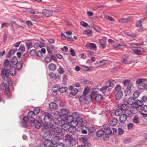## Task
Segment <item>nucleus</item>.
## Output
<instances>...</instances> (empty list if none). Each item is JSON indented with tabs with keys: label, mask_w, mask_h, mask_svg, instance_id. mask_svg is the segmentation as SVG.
Returning a JSON list of instances; mask_svg holds the SVG:
<instances>
[{
	"label": "nucleus",
	"mask_w": 147,
	"mask_h": 147,
	"mask_svg": "<svg viewBox=\"0 0 147 147\" xmlns=\"http://www.w3.org/2000/svg\"><path fill=\"white\" fill-rule=\"evenodd\" d=\"M118 120L115 118H113L110 120L109 125L111 126H114L116 125L118 123Z\"/></svg>",
	"instance_id": "22"
},
{
	"label": "nucleus",
	"mask_w": 147,
	"mask_h": 147,
	"mask_svg": "<svg viewBox=\"0 0 147 147\" xmlns=\"http://www.w3.org/2000/svg\"><path fill=\"white\" fill-rule=\"evenodd\" d=\"M5 80H6V82H7V84H8L7 85L9 86H12V82L11 81L9 80L8 78H6Z\"/></svg>",
	"instance_id": "63"
},
{
	"label": "nucleus",
	"mask_w": 147,
	"mask_h": 147,
	"mask_svg": "<svg viewBox=\"0 0 147 147\" xmlns=\"http://www.w3.org/2000/svg\"><path fill=\"white\" fill-rule=\"evenodd\" d=\"M131 139L130 138L127 137L123 140V143L125 144H128L130 142Z\"/></svg>",
	"instance_id": "44"
},
{
	"label": "nucleus",
	"mask_w": 147,
	"mask_h": 147,
	"mask_svg": "<svg viewBox=\"0 0 147 147\" xmlns=\"http://www.w3.org/2000/svg\"><path fill=\"white\" fill-rule=\"evenodd\" d=\"M0 88L2 90H4V93L7 95L10 92V89L6 83L3 82L0 85Z\"/></svg>",
	"instance_id": "8"
},
{
	"label": "nucleus",
	"mask_w": 147,
	"mask_h": 147,
	"mask_svg": "<svg viewBox=\"0 0 147 147\" xmlns=\"http://www.w3.org/2000/svg\"><path fill=\"white\" fill-rule=\"evenodd\" d=\"M15 24L23 28H24L25 27V23L23 20L20 19H18Z\"/></svg>",
	"instance_id": "16"
},
{
	"label": "nucleus",
	"mask_w": 147,
	"mask_h": 147,
	"mask_svg": "<svg viewBox=\"0 0 147 147\" xmlns=\"http://www.w3.org/2000/svg\"><path fill=\"white\" fill-rule=\"evenodd\" d=\"M49 106L51 109H56L58 107L57 104L55 102L50 103L49 104Z\"/></svg>",
	"instance_id": "28"
},
{
	"label": "nucleus",
	"mask_w": 147,
	"mask_h": 147,
	"mask_svg": "<svg viewBox=\"0 0 147 147\" xmlns=\"http://www.w3.org/2000/svg\"><path fill=\"white\" fill-rule=\"evenodd\" d=\"M123 112H122V111L119 108L118 109H117L115 112V114L116 116H121L122 114L123 113Z\"/></svg>",
	"instance_id": "38"
},
{
	"label": "nucleus",
	"mask_w": 147,
	"mask_h": 147,
	"mask_svg": "<svg viewBox=\"0 0 147 147\" xmlns=\"http://www.w3.org/2000/svg\"><path fill=\"white\" fill-rule=\"evenodd\" d=\"M50 128H51L47 126H44V129L43 130L44 133L43 137L45 138H49L55 134V131Z\"/></svg>",
	"instance_id": "2"
},
{
	"label": "nucleus",
	"mask_w": 147,
	"mask_h": 147,
	"mask_svg": "<svg viewBox=\"0 0 147 147\" xmlns=\"http://www.w3.org/2000/svg\"><path fill=\"white\" fill-rule=\"evenodd\" d=\"M89 46L90 48L95 49L96 50L97 47L95 44L93 43H90L89 45Z\"/></svg>",
	"instance_id": "56"
},
{
	"label": "nucleus",
	"mask_w": 147,
	"mask_h": 147,
	"mask_svg": "<svg viewBox=\"0 0 147 147\" xmlns=\"http://www.w3.org/2000/svg\"><path fill=\"white\" fill-rule=\"evenodd\" d=\"M123 84L125 86H129L130 84H131L132 86H133V83L132 82H131L130 81L128 80H125L123 82Z\"/></svg>",
	"instance_id": "36"
},
{
	"label": "nucleus",
	"mask_w": 147,
	"mask_h": 147,
	"mask_svg": "<svg viewBox=\"0 0 147 147\" xmlns=\"http://www.w3.org/2000/svg\"><path fill=\"white\" fill-rule=\"evenodd\" d=\"M146 79L145 78H141L138 79L136 81V83L138 84V86H142V87L143 85H144L145 83L144 82L146 81Z\"/></svg>",
	"instance_id": "17"
},
{
	"label": "nucleus",
	"mask_w": 147,
	"mask_h": 147,
	"mask_svg": "<svg viewBox=\"0 0 147 147\" xmlns=\"http://www.w3.org/2000/svg\"><path fill=\"white\" fill-rule=\"evenodd\" d=\"M114 90L117 92L119 91H122L121 90V86L119 84L117 85L115 88Z\"/></svg>",
	"instance_id": "52"
},
{
	"label": "nucleus",
	"mask_w": 147,
	"mask_h": 147,
	"mask_svg": "<svg viewBox=\"0 0 147 147\" xmlns=\"http://www.w3.org/2000/svg\"><path fill=\"white\" fill-rule=\"evenodd\" d=\"M4 67L2 69L1 71V76L3 79L4 81L5 80V78H8L10 75V72L9 71V68L6 69L5 68L8 67Z\"/></svg>",
	"instance_id": "7"
},
{
	"label": "nucleus",
	"mask_w": 147,
	"mask_h": 147,
	"mask_svg": "<svg viewBox=\"0 0 147 147\" xmlns=\"http://www.w3.org/2000/svg\"><path fill=\"white\" fill-rule=\"evenodd\" d=\"M23 64V62L22 61H18L16 64H17L16 67L17 69L18 70L20 69L22 66Z\"/></svg>",
	"instance_id": "39"
},
{
	"label": "nucleus",
	"mask_w": 147,
	"mask_h": 147,
	"mask_svg": "<svg viewBox=\"0 0 147 147\" xmlns=\"http://www.w3.org/2000/svg\"><path fill=\"white\" fill-rule=\"evenodd\" d=\"M120 123H119V127H121L122 129H125L126 127V124L125 123V122L121 121H119Z\"/></svg>",
	"instance_id": "40"
},
{
	"label": "nucleus",
	"mask_w": 147,
	"mask_h": 147,
	"mask_svg": "<svg viewBox=\"0 0 147 147\" xmlns=\"http://www.w3.org/2000/svg\"><path fill=\"white\" fill-rule=\"evenodd\" d=\"M58 71L60 74H63L64 72V70L62 67H60L58 69Z\"/></svg>",
	"instance_id": "61"
},
{
	"label": "nucleus",
	"mask_w": 147,
	"mask_h": 147,
	"mask_svg": "<svg viewBox=\"0 0 147 147\" xmlns=\"http://www.w3.org/2000/svg\"><path fill=\"white\" fill-rule=\"evenodd\" d=\"M18 18H16L14 16L12 17L10 19L11 21L14 24L16 23V21L18 19Z\"/></svg>",
	"instance_id": "51"
},
{
	"label": "nucleus",
	"mask_w": 147,
	"mask_h": 147,
	"mask_svg": "<svg viewBox=\"0 0 147 147\" xmlns=\"http://www.w3.org/2000/svg\"><path fill=\"white\" fill-rule=\"evenodd\" d=\"M140 94V92L136 91L133 94V97L135 99L138 97Z\"/></svg>",
	"instance_id": "50"
},
{
	"label": "nucleus",
	"mask_w": 147,
	"mask_h": 147,
	"mask_svg": "<svg viewBox=\"0 0 147 147\" xmlns=\"http://www.w3.org/2000/svg\"><path fill=\"white\" fill-rule=\"evenodd\" d=\"M134 88V86H132L131 84H130L129 86H127L126 89L124 90V93L125 96L129 95L131 92V91L133 90Z\"/></svg>",
	"instance_id": "11"
},
{
	"label": "nucleus",
	"mask_w": 147,
	"mask_h": 147,
	"mask_svg": "<svg viewBox=\"0 0 147 147\" xmlns=\"http://www.w3.org/2000/svg\"><path fill=\"white\" fill-rule=\"evenodd\" d=\"M123 94L122 91L118 92L115 96L116 99L118 100L120 99L123 96Z\"/></svg>",
	"instance_id": "24"
},
{
	"label": "nucleus",
	"mask_w": 147,
	"mask_h": 147,
	"mask_svg": "<svg viewBox=\"0 0 147 147\" xmlns=\"http://www.w3.org/2000/svg\"><path fill=\"white\" fill-rule=\"evenodd\" d=\"M52 142L48 140V139H47L44 142L43 144L45 146L47 147H51L52 146Z\"/></svg>",
	"instance_id": "21"
},
{
	"label": "nucleus",
	"mask_w": 147,
	"mask_h": 147,
	"mask_svg": "<svg viewBox=\"0 0 147 147\" xmlns=\"http://www.w3.org/2000/svg\"><path fill=\"white\" fill-rule=\"evenodd\" d=\"M137 110L139 112H141L142 111H144L145 112H147V105H142L141 107L139 106L138 107Z\"/></svg>",
	"instance_id": "18"
},
{
	"label": "nucleus",
	"mask_w": 147,
	"mask_h": 147,
	"mask_svg": "<svg viewBox=\"0 0 147 147\" xmlns=\"http://www.w3.org/2000/svg\"><path fill=\"white\" fill-rule=\"evenodd\" d=\"M90 98H94L96 101L97 102L101 101L102 98L103 96L102 95L98 94L97 92H94L93 91L90 94V96H89Z\"/></svg>",
	"instance_id": "5"
},
{
	"label": "nucleus",
	"mask_w": 147,
	"mask_h": 147,
	"mask_svg": "<svg viewBox=\"0 0 147 147\" xmlns=\"http://www.w3.org/2000/svg\"><path fill=\"white\" fill-rule=\"evenodd\" d=\"M133 121L136 123H139L140 122V119L139 118L137 117H135L133 119Z\"/></svg>",
	"instance_id": "49"
},
{
	"label": "nucleus",
	"mask_w": 147,
	"mask_h": 147,
	"mask_svg": "<svg viewBox=\"0 0 147 147\" xmlns=\"http://www.w3.org/2000/svg\"><path fill=\"white\" fill-rule=\"evenodd\" d=\"M89 92V88L88 87H85L83 92V94L86 96Z\"/></svg>",
	"instance_id": "42"
},
{
	"label": "nucleus",
	"mask_w": 147,
	"mask_h": 147,
	"mask_svg": "<svg viewBox=\"0 0 147 147\" xmlns=\"http://www.w3.org/2000/svg\"><path fill=\"white\" fill-rule=\"evenodd\" d=\"M29 125L33 127L35 126V127L37 129L40 128L42 125L41 122L35 121V119L30 120L29 122Z\"/></svg>",
	"instance_id": "10"
},
{
	"label": "nucleus",
	"mask_w": 147,
	"mask_h": 147,
	"mask_svg": "<svg viewBox=\"0 0 147 147\" xmlns=\"http://www.w3.org/2000/svg\"><path fill=\"white\" fill-rule=\"evenodd\" d=\"M45 61L47 63L51 62V55L49 54L46 55L45 58Z\"/></svg>",
	"instance_id": "32"
},
{
	"label": "nucleus",
	"mask_w": 147,
	"mask_h": 147,
	"mask_svg": "<svg viewBox=\"0 0 147 147\" xmlns=\"http://www.w3.org/2000/svg\"><path fill=\"white\" fill-rule=\"evenodd\" d=\"M49 68L52 71H55L56 69V65L54 63H51L49 65Z\"/></svg>",
	"instance_id": "33"
},
{
	"label": "nucleus",
	"mask_w": 147,
	"mask_h": 147,
	"mask_svg": "<svg viewBox=\"0 0 147 147\" xmlns=\"http://www.w3.org/2000/svg\"><path fill=\"white\" fill-rule=\"evenodd\" d=\"M96 134L97 137H100L102 136L103 138V136L105 135V131L102 129H100L97 131Z\"/></svg>",
	"instance_id": "23"
},
{
	"label": "nucleus",
	"mask_w": 147,
	"mask_h": 147,
	"mask_svg": "<svg viewBox=\"0 0 147 147\" xmlns=\"http://www.w3.org/2000/svg\"><path fill=\"white\" fill-rule=\"evenodd\" d=\"M76 129V126H75L70 125L68 127V130L70 133H72L75 131Z\"/></svg>",
	"instance_id": "35"
},
{
	"label": "nucleus",
	"mask_w": 147,
	"mask_h": 147,
	"mask_svg": "<svg viewBox=\"0 0 147 147\" xmlns=\"http://www.w3.org/2000/svg\"><path fill=\"white\" fill-rule=\"evenodd\" d=\"M88 130L90 133L91 134H93L94 132L95 131L96 129L94 127H92L89 128L88 129Z\"/></svg>",
	"instance_id": "54"
},
{
	"label": "nucleus",
	"mask_w": 147,
	"mask_h": 147,
	"mask_svg": "<svg viewBox=\"0 0 147 147\" xmlns=\"http://www.w3.org/2000/svg\"><path fill=\"white\" fill-rule=\"evenodd\" d=\"M122 62L124 64H128L127 61L129 59V56L128 55H123V57Z\"/></svg>",
	"instance_id": "34"
},
{
	"label": "nucleus",
	"mask_w": 147,
	"mask_h": 147,
	"mask_svg": "<svg viewBox=\"0 0 147 147\" xmlns=\"http://www.w3.org/2000/svg\"><path fill=\"white\" fill-rule=\"evenodd\" d=\"M65 137L66 138V140H69V142L71 143V141H72L74 140L73 139L69 134H67L65 135Z\"/></svg>",
	"instance_id": "41"
},
{
	"label": "nucleus",
	"mask_w": 147,
	"mask_h": 147,
	"mask_svg": "<svg viewBox=\"0 0 147 147\" xmlns=\"http://www.w3.org/2000/svg\"><path fill=\"white\" fill-rule=\"evenodd\" d=\"M109 87V86H105L102 87L100 89V90L103 93H104L105 92L107 89Z\"/></svg>",
	"instance_id": "45"
},
{
	"label": "nucleus",
	"mask_w": 147,
	"mask_h": 147,
	"mask_svg": "<svg viewBox=\"0 0 147 147\" xmlns=\"http://www.w3.org/2000/svg\"><path fill=\"white\" fill-rule=\"evenodd\" d=\"M123 113L125 114L128 117H131L133 113L132 111L131 110L129 109H127L126 110L124 111L123 112Z\"/></svg>",
	"instance_id": "25"
},
{
	"label": "nucleus",
	"mask_w": 147,
	"mask_h": 147,
	"mask_svg": "<svg viewBox=\"0 0 147 147\" xmlns=\"http://www.w3.org/2000/svg\"><path fill=\"white\" fill-rule=\"evenodd\" d=\"M52 146L53 147H64L63 144L61 143H57L56 146Z\"/></svg>",
	"instance_id": "64"
},
{
	"label": "nucleus",
	"mask_w": 147,
	"mask_h": 147,
	"mask_svg": "<svg viewBox=\"0 0 147 147\" xmlns=\"http://www.w3.org/2000/svg\"><path fill=\"white\" fill-rule=\"evenodd\" d=\"M141 20H142V19H141L139 20L137 22V24L136 25V26L137 27H140L141 26L142 24L141 22L142 21Z\"/></svg>",
	"instance_id": "62"
},
{
	"label": "nucleus",
	"mask_w": 147,
	"mask_h": 147,
	"mask_svg": "<svg viewBox=\"0 0 147 147\" xmlns=\"http://www.w3.org/2000/svg\"><path fill=\"white\" fill-rule=\"evenodd\" d=\"M76 114H77V113L76 112H74L71 115H68L67 114L65 117L64 118H65V120H67L68 123H71L74 121Z\"/></svg>",
	"instance_id": "9"
},
{
	"label": "nucleus",
	"mask_w": 147,
	"mask_h": 147,
	"mask_svg": "<svg viewBox=\"0 0 147 147\" xmlns=\"http://www.w3.org/2000/svg\"><path fill=\"white\" fill-rule=\"evenodd\" d=\"M105 131V135L103 136V140L104 141H108L109 140V135H112L113 133L111 129L109 127L105 125L103 127Z\"/></svg>",
	"instance_id": "4"
},
{
	"label": "nucleus",
	"mask_w": 147,
	"mask_h": 147,
	"mask_svg": "<svg viewBox=\"0 0 147 147\" xmlns=\"http://www.w3.org/2000/svg\"><path fill=\"white\" fill-rule=\"evenodd\" d=\"M127 117H128L125 114L123 113L119 116V121H121L125 122Z\"/></svg>",
	"instance_id": "30"
},
{
	"label": "nucleus",
	"mask_w": 147,
	"mask_h": 147,
	"mask_svg": "<svg viewBox=\"0 0 147 147\" xmlns=\"http://www.w3.org/2000/svg\"><path fill=\"white\" fill-rule=\"evenodd\" d=\"M35 115L33 111H30L28 113V116L30 119H32L31 120H33V119H35L33 118Z\"/></svg>",
	"instance_id": "31"
},
{
	"label": "nucleus",
	"mask_w": 147,
	"mask_h": 147,
	"mask_svg": "<svg viewBox=\"0 0 147 147\" xmlns=\"http://www.w3.org/2000/svg\"><path fill=\"white\" fill-rule=\"evenodd\" d=\"M80 24L84 27H86L88 26L87 23L83 21H82L80 22Z\"/></svg>",
	"instance_id": "60"
},
{
	"label": "nucleus",
	"mask_w": 147,
	"mask_h": 147,
	"mask_svg": "<svg viewBox=\"0 0 147 147\" xmlns=\"http://www.w3.org/2000/svg\"><path fill=\"white\" fill-rule=\"evenodd\" d=\"M127 103L131 105V107L137 110L138 107L137 100H136L133 97L129 98L127 101Z\"/></svg>",
	"instance_id": "6"
},
{
	"label": "nucleus",
	"mask_w": 147,
	"mask_h": 147,
	"mask_svg": "<svg viewBox=\"0 0 147 147\" xmlns=\"http://www.w3.org/2000/svg\"><path fill=\"white\" fill-rule=\"evenodd\" d=\"M60 112L64 117L69 113V111L65 109H63L60 110Z\"/></svg>",
	"instance_id": "27"
},
{
	"label": "nucleus",
	"mask_w": 147,
	"mask_h": 147,
	"mask_svg": "<svg viewBox=\"0 0 147 147\" xmlns=\"http://www.w3.org/2000/svg\"><path fill=\"white\" fill-rule=\"evenodd\" d=\"M49 76H50V78H51L53 80H55L56 79L57 77L55 74L54 73H51L49 74Z\"/></svg>",
	"instance_id": "46"
},
{
	"label": "nucleus",
	"mask_w": 147,
	"mask_h": 147,
	"mask_svg": "<svg viewBox=\"0 0 147 147\" xmlns=\"http://www.w3.org/2000/svg\"><path fill=\"white\" fill-rule=\"evenodd\" d=\"M76 116L74 121L77 122L78 123L82 124L83 122L82 118L81 117L79 116L77 113Z\"/></svg>",
	"instance_id": "20"
},
{
	"label": "nucleus",
	"mask_w": 147,
	"mask_h": 147,
	"mask_svg": "<svg viewBox=\"0 0 147 147\" xmlns=\"http://www.w3.org/2000/svg\"><path fill=\"white\" fill-rule=\"evenodd\" d=\"M147 100V96H143L140 100L137 99L138 107L144 105V103Z\"/></svg>",
	"instance_id": "12"
},
{
	"label": "nucleus",
	"mask_w": 147,
	"mask_h": 147,
	"mask_svg": "<svg viewBox=\"0 0 147 147\" xmlns=\"http://www.w3.org/2000/svg\"><path fill=\"white\" fill-rule=\"evenodd\" d=\"M78 90L76 88L74 89L71 91L70 94L73 95H76L78 92Z\"/></svg>",
	"instance_id": "48"
},
{
	"label": "nucleus",
	"mask_w": 147,
	"mask_h": 147,
	"mask_svg": "<svg viewBox=\"0 0 147 147\" xmlns=\"http://www.w3.org/2000/svg\"><path fill=\"white\" fill-rule=\"evenodd\" d=\"M42 13L46 16L48 17L53 16V11L49 10L44 9L42 11Z\"/></svg>",
	"instance_id": "14"
},
{
	"label": "nucleus",
	"mask_w": 147,
	"mask_h": 147,
	"mask_svg": "<svg viewBox=\"0 0 147 147\" xmlns=\"http://www.w3.org/2000/svg\"><path fill=\"white\" fill-rule=\"evenodd\" d=\"M10 67V69H9V71L10 72V74L11 76H14L16 72V69L15 67L13 65L9 66L8 68Z\"/></svg>",
	"instance_id": "15"
},
{
	"label": "nucleus",
	"mask_w": 147,
	"mask_h": 147,
	"mask_svg": "<svg viewBox=\"0 0 147 147\" xmlns=\"http://www.w3.org/2000/svg\"><path fill=\"white\" fill-rule=\"evenodd\" d=\"M79 140L80 141L84 143L85 142L88 141V139L86 137H83L80 138Z\"/></svg>",
	"instance_id": "57"
},
{
	"label": "nucleus",
	"mask_w": 147,
	"mask_h": 147,
	"mask_svg": "<svg viewBox=\"0 0 147 147\" xmlns=\"http://www.w3.org/2000/svg\"><path fill=\"white\" fill-rule=\"evenodd\" d=\"M134 54L139 55H141L142 54V52L138 49H135L134 50Z\"/></svg>",
	"instance_id": "53"
},
{
	"label": "nucleus",
	"mask_w": 147,
	"mask_h": 147,
	"mask_svg": "<svg viewBox=\"0 0 147 147\" xmlns=\"http://www.w3.org/2000/svg\"><path fill=\"white\" fill-rule=\"evenodd\" d=\"M18 62L17 57L16 56L13 57L11 60L9 61L8 59H5L4 62L3 66L5 67H8L9 66H14Z\"/></svg>",
	"instance_id": "3"
},
{
	"label": "nucleus",
	"mask_w": 147,
	"mask_h": 147,
	"mask_svg": "<svg viewBox=\"0 0 147 147\" xmlns=\"http://www.w3.org/2000/svg\"><path fill=\"white\" fill-rule=\"evenodd\" d=\"M40 111V109L38 107H36L34 110L33 111L36 115L38 114L39 113Z\"/></svg>",
	"instance_id": "55"
},
{
	"label": "nucleus",
	"mask_w": 147,
	"mask_h": 147,
	"mask_svg": "<svg viewBox=\"0 0 147 147\" xmlns=\"http://www.w3.org/2000/svg\"><path fill=\"white\" fill-rule=\"evenodd\" d=\"M70 125L67 123H65L62 126V128L64 130H68V127Z\"/></svg>",
	"instance_id": "43"
},
{
	"label": "nucleus",
	"mask_w": 147,
	"mask_h": 147,
	"mask_svg": "<svg viewBox=\"0 0 147 147\" xmlns=\"http://www.w3.org/2000/svg\"><path fill=\"white\" fill-rule=\"evenodd\" d=\"M113 47L115 50H118L120 49L124 48L125 47V46L122 44L116 43L114 45Z\"/></svg>",
	"instance_id": "19"
},
{
	"label": "nucleus",
	"mask_w": 147,
	"mask_h": 147,
	"mask_svg": "<svg viewBox=\"0 0 147 147\" xmlns=\"http://www.w3.org/2000/svg\"><path fill=\"white\" fill-rule=\"evenodd\" d=\"M56 125H57L56 127H51L50 128L54 129V131L58 133H61L62 131V128L61 127H58L57 124V123H56Z\"/></svg>",
	"instance_id": "29"
},
{
	"label": "nucleus",
	"mask_w": 147,
	"mask_h": 147,
	"mask_svg": "<svg viewBox=\"0 0 147 147\" xmlns=\"http://www.w3.org/2000/svg\"><path fill=\"white\" fill-rule=\"evenodd\" d=\"M44 121L46 124L45 126H47L48 127H56V122L53 120V117L49 113H46L44 115L43 118Z\"/></svg>",
	"instance_id": "1"
},
{
	"label": "nucleus",
	"mask_w": 147,
	"mask_h": 147,
	"mask_svg": "<svg viewBox=\"0 0 147 147\" xmlns=\"http://www.w3.org/2000/svg\"><path fill=\"white\" fill-rule=\"evenodd\" d=\"M118 107L122 112L129 108L128 105L125 103L120 104L118 105Z\"/></svg>",
	"instance_id": "13"
},
{
	"label": "nucleus",
	"mask_w": 147,
	"mask_h": 147,
	"mask_svg": "<svg viewBox=\"0 0 147 147\" xmlns=\"http://www.w3.org/2000/svg\"><path fill=\"white\" fill-rule=\"evenodd\" d=\"M36 51L34 49H33L30 51L29 54L30 55H35L36 54Z\"/></svg>",
	"instance_id": "58"
},
{
	"label": "nucleus",
	"mask_w": 147,
	"mask_h": 147,
	"mask_svg": "<svg viewBox=\"0 0 147 147\" xmlns=\"http://www.w3.org/2000/svg\"><path fill=\"white\" fill-rule=\"evenodd\" d=\"M90 27L94 28V30L98 32H101V30L100 28L97 26H94V25H91Z\"/></svg>",
	"instance_id": "47"
},
{
	"label": "nucleus",
	"mask_w": 147,
	"mask_h": 147,
	"mask_svg": "<svg viewBox=\"0 0 147 147\" xmlns=\"http://www.w3.org/2000/svg\"><path fill=\"white\" fill-rule=\"evenodd\" d=\"M68 89L66 87H62L58 88L59 92L61 93L66 92Z\"/></svg>",
	"instance_id": "37"
},
{
	"label": "nucleus",
	"mask_w": 147,
	"mask_h": 147,
	"mask_svg": "<svg viewBox=\"0 0 147 147\" xmlns=\"http://www.w3.org/2000/svg\"><path fill=\"white\" fill-rule=\"evenodd\" d=\"M25 47L24 45H21L18 50L24 52L25 51Z\"/></svg>",
	"instance_id": "59"
},
{
	"label": "nucleus",
	"mask_w": 147,
	"mask_h": 147,
	"mask_svg": "<svg viewBox=\"0 0 147 147\" xmlns=\"http://www.w3.org/2000/svg\"><path fill=\"white\" fill-rule=\"evenodd\" d=\"M86 96L85 95H84L83 94L80 96V102H82L84 100L85 101H90L91 100V98H90L89 97L88 99H87V97H86Z\"/></svg>",
	"instance_id": "26"
}]
</instances>
